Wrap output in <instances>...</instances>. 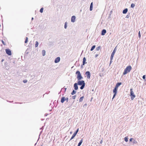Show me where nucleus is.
Returning a JSON list of instances; mask_svg holds the SVG:
<instances>
[{
	"mask_svg": "<svg viewBox=\"0 0 146 146\" xmlns=\"http://www.w3.org/2000/svg\"><path fill=\"white\" fill-rule=\"evenodd\" d=\"M5 51L6 53L9 55H11V52L10 49L8 48L6 49Z\"/></svg>",
	"mask_w": 146,
	"mask_h": 146,
	"instance_id": "nucleus-5",
	"label": "nucleus"
},
{
	"mask_svg": "<svg viewBox=\"0 0 146 146\" xmlns=\"http://www.w3.org/2000/svg\"><path fill=\"white\" fill-rule=\"evenodd\" d=\"M138 35H139V38H140L141 37V35H140V31H139V32Z\"/></svg>",
	"mask_w": 146,
	"mask_h": 146,
	"instance_id": "nucleus-33",
	"label": "nucleus"
},
{
	"mask_svg": "<svg viewBox=\"0 0 146 146\" xmlns=\"http://www.w3.org/2000/svg\"><path fill=\"white\" fill-rule=\"evenodd\" d=\"M98 56V55H96V57H97Z\"/></svg>",
	"mask_w": 146,
	"mask_h": 146,
	"instance_id": "nucleus-43",
	"label": "nucleus"
},
{
	"mask_svg": "<svg viewBox=\"0 0 146 146\" xmlns=\"http://www.w3.org/2000/svg\"><path fill=\"white\" fill-rule=\"evenodd\" d=\"M102 142H103L102 140H101V141L100 142V143L101 144H102Z\"/></svg>",
	"mask_w": 146,
	"mask_h": 146,
	"instance_id": "nucleus-39",
	"label": "nucleus"
},
{
	"mask_svg": "<svg viewBox=\"0 0 146 146\" xmlns=\"http://www.w3.org/2000/svg\"><path fill=\"white\" fill-rule=\"evenodd\" d=\"M84 84H85L84 81L83 80L79 81L78 82V84L79 85H82Z\"/></svg>",
	"mask_w": 146,
	"mask_h": 146,
	"instance_id": "nucleus-7",
	"label": "nucleus"
},
{
	"mask_svg": "<svg viewBox=\"0 0 146 146\" xmlns=\"http://www.w3.org/2000/svg\"><path fill=\"white\" fill-rule=\"evenodd\" d=\"M67 27V25L66 23H65V25H64V28H65V29H66Z\"/></svg>",
	"mask_w": 146,
	"mask_h": 146,
	"instance_id": "nucleus-31",
	"label": "nucleus"
},
{
	"mask_svg": "<svg viewBox=\"0 0 146 146\" xmlns=\"http://www.w3.org/2000/svg\"><path fill=\"white\" fill-rule=\"evenodd\" d=\"M124 139H125V141L127 142L128 141V138H127V137H125V138H124Z\"/></svg>",
	"mask_w": 146,
	"mask_h": 146,
	"instance_id": "nucleus-29",
	"label": "nucleus"
},
{
	"mask_svg": "<svg viewBox=\"0 0 146 146\" xmlns=\"http://www.w3.org/2000/svg\"><path fill=\"white\" fill-rule=\"evenodd\" d=\"M128 9H125L123 11V14L126 13L127 12Z\"/></svg>",
	"mask_w": 146,
	"mask_h": 146,
	"instance_id": "nucleus-17",
	"label": "nucleus"
},
{
	"mask_svg": "<svg viewBox=\"0 0 146 146\" xmlns=\"http://www.w3.org/2000/svg\"><path fill=\"white\" fill-rule=\"evenodd\" d=\"M76 95L73 96L72 97V98L73 99H75V98H76Z\"/></svg>",
	"mask_w": 146,
	"mask_h": 146,
	"instance_id": "nucleus-36",
	"label": "nucleus"
},
{
	"mask_svg": "<svg viewBox=\"0 0 146 146\" xmlns=\"http://www.w3.org/2000/svg\"><path fill=\"white\" fill-rule=\"evenodd\" d=\"M38 42L37 41H36L35 44V47H37L38 46Z\"/></svg>",
	"mask_w": 146,
	"mask_h": 146,
	"instance_id": "nucleus-22",
	"label": "nucleus"
},
{
	"mask_svg": "<svg viewBox=\"0 0 146 146\" xmlns=\"http://www.w3.org/2000/svg\"><path fill=\"white\" fill-rule=\"evenodd\" d=\"M117 89L115 87L114 89H113V93H114V94L113 95L112 99H113L115 97L117 93Z\"/></svg>",
	"mask_w": 146,
	"mask_h": 146,
	"instance_id": "nucleus-6",
	"label": "nucleus"
},
{
	"mask_svg": "<svg viewBox=\"0 0 146 146\" xmlns=\"http://www.w3.org/2000/svg\"><path fill=\"white\" fill-rule=\"evenodd\" d=\"M1 42H2L3 44L4 45H6V44L5 43V42H4V41L3 40H1Z\"/></svg>",
	"mask_w": 146,
	"mask_h": 146,
	"instance_id": "nucleus-32",
	"label": "nucleus"
},
{
	"mask_svg": "<svg viewBox=\"0 0 146 146\" xmlns=\"http://www.w3.org/2000/svg\"><path fill=\"white\" fill-rule=\"evenodd\" d=\"M87 106V104H84V106Z\"/></svg>",
	"mask_w": 146,
	"mask_h": 146,
	"instance_id": "nucleus-40",
	"label": "nucleus"
},
{
	"mask_svg": "<svg viewBox=\"0 0 146 146\" xmlns=\"http://www.w3.org/2000/svg\"><path fill=\"white\" fill-rule=\"evenodd\" d=\"M66 88H65V91L66 90Z\"/></svg>",
	"mask_w": 146,
	"mask_h": 146,
	"instance_id": "nucleus-44",
	"label": "nucleus"
},
{
	"mask_svg": "<svg viewBox=\"0 0 146 146\" xmlns=\"http://www.w3.org/2000/svg\"><path fill=\"white\" fill-rule=\"evenodd\" d=\"M132 69V67L130 66H128L124 70V71L123 73V75H125L127 74L130 72Z\"/></svg>",
	"mask_w": 146,
	"mask_h": 146,
	"instance_id": "nucleus-1",
	"label": "nucleus"
},
{
	"mask_svg": "<svg viewBox=\"0 0 146 146\" xmlns=\"http://www.w3.org/2000/svg\"><path fill=\"white\" fill-rule=\"evenodd\" d=\"M28 37H27L26 38V39H25V43H27V42H28Z\"/></svg>",
	"mask_w": 146,
	"mask_h": 146,
	"instance_id": "nucleus-25",
	"label": "nucleus"
},
{
	"mask_svg": "<svg viewBox=\"0 0 146 146\" xmlns=\"http://www.w3.org/2000/svg\"><path fill=\"white\" fill-rule=\"evenodd\" d=\"M106 33V31L105 29H103L102 32V35H105V33Z\"/></svg>",
	"mask_w": 146,
	"mask_h": 146,
	"instance_id": "nucleus-14",
	"label": "nucleus"
},
{
	"mask_svg": "<svg viewBox=\"0 0 146 146\" xmlns=\"http://www.w3.org/2000/svg\"><path fill=\"white\" fill-rule=\"evenodd\" d=\"M84 98V96H82L80 97L79 99L80 102H82L83 101V99Z\"/></svg>",
	"mask_w": 146,
	"mask_h": 146,
	"instance_id": "nucleus-21",
	"label": "nucleus"
},
{
	"mask_svg": "<svg viewBox=\"0 0 146 146\" xmlns=\"http://www.w3.org/2000/svg\"><path fill=\"white\" fill-rule=\"evenodd\" d=\"M78 131H79V129H78L77 130H76V132H75L74 133H75V134H77V133H78Z\"/></svg>",
	"mask_w": 146,
	"mask_h": 146,
	"instance_id": "nucleus-35",
	"label": "nucleus"
},
{
	"mask_svg": "<svg viewBox=\"0 0 146 146\" xmlns=\"http://www.w3.org/2000/svg\"><path fill=\"white\" fill-rule=\"evenodd\" d=\"M135 5L133 3H132L131 5V7L133 8L135 7Z\"/></svg>",
	"mask_w": 146,
	"mask_h": 146,
	"instance_id": "nucleus-28",
	"label": "nucleus"
},
{
	"mask_svg": "<svg viewBox=\"0 0 146 146\" xmlns=\"http://www.w3.org/2000/svg\"><path fill=\"white\" fill-rule=\"evenodd\" d=\"M74 88L76 90H77L78 89V87L77 86V84L76 83H75L74 84Z\"/></svg>",
	"mask_w": 146,
	"mask_h": 146,
	"instance_id": "nucleus-13",
	"label": "nucleus"
},
{
	"mask_svg": "<svg viewBox=\"0 0 146 146\" xmlns=\"http://www.w3.org/2000/svg\"><path fill=\"white\" fill-rule=\"evenodd\" d=\"M76 19L75 16H72L71 17V21L72 22H74L75 21Z\"/></svg>",
	"mask_w": 146,
	"mask_h": 146,
	"instance_id": "nucleus-11",
	"label": "nucleus"
},
{
	"mask_svg": "<svg viewBox=\"0 0 146 146\" xmlns=\"http://www.w3.org/2000/svg\"><path fill=\"white\" fill-rule=\"evenodd\" d=\"M76 73L77 74V78L78 80H79L82 78V77L80 72L79 71H77Z\"/></svg>",
	"mask_w": 146,
	"mask_h": 146,
	"instance_id": "nucleus-2",
	"label": "nucleus"
},
{
	"mask_svg": "<svg viewBox=\"0 0 146 146\" xmlns=\"http://www.w3.org/2000/svg\"><path fill=\"white\" fill-rule=\"evenodd\" d=\"M45 51L44 50H42V54L43 56H44L45 55Z\"/></svg>",
	"mask_w": 146,
	"mask_h": 146,
	"instance_id": "nucleus-18",
	"label": "nucleus"
},
{
	"mask_svg": "<svg viewBox=\"0 0 146 146\" xmlns=\"http://www.w3.org/2000/svg\"><path fill=\"white\" fill-rule=\"evenodd\" d=\"M130 96L131 97V99L132 100H133L135 97L133 91V89L132 88H131L130 89Z\"/></svg>",
	"mask_w": 146,
	"mask_h": 146,
	"instance_id": "nucleus-3",
	"label": "nucleus"
},
{
	"mask_svg": "<svg viewBox=\"0 0 146 146\" xmlns=\"http://www.w3.org/2000/svg\"><path fill=\"white\" fill-rule=\"evenodd\" d=\"M27 80H24L23 81V82L24 83H27Z\"/></svg>",
	"mask_w": 146,
	"mask_h": 146,
	"instance_id": "nucleus-34",
	"label": "nucleus"
},
{
	"mask_svg": "<svg viewBox=\"0 0 146 146\" xmlns=\"http://www.w3.org/2000/svg\"><path fill=\"white\" fill-rule=\"evenodd\" d=\"M76 92L73 90L71 93L72 95H73L75 94Z\"/></svg>",
	"mask_w": 146,
	"mask_h": 146,
	"instance_id": "nucleus-26",
	"label": "nucleus"
},
{
	"mask_svg": "<svg viewBox=\"0 0 146 146\" xmlns=\"http://www.w3.org/2000/svg\"><path fill=\"white\" fill-rule=\"evenodd\" d=\"M83 142V140L82 139L79 142V143H78V146H80L82 144V143Z\"/></svg>",
	"mask_w": 146,
	"mask_h": 146,
	"instance_id": "nucleus-20",
	"label": "nucleus"
},
{
	"mask_svg": "<svg viewBox=\"0 0 146 146\" xmlns=\"http://www.w3.org/2000/svg\"><path fill=\"white\" fill-rule=\"evenodd\" d=\"M92 7H93V3L92 2L90 4V11H91L92 10Z\"/></svg>",
	"mask_w": 146,
	"mask_h": 146,
	"instance_id": "nucleus-19",
	"label": "nucleus"
},
{
	"mask_svg": "<svg viewBox=\"0 0 146 146\" xmlns=\"http://www.w3.org/2000/svg\"><path fill=\"white\" fill-rule=\"evenodd\" d=\"M60 60V58L59 57H57L55 60L54 62L55 63H57L59 62Z\"/></svg>",
	"mask_w": 146,
	"mask_h": 146,
	"instance_id": "nucleus-10",
	"label": "nucleus"
},
{
	"mask_svg": "<svg viewBox=\"0 0 146 146\" xmlns=\"http://www.w3.org/2000/svg\"><path fill=\"white\" fill-rule=\"evenodd\" d=\"M86 75L87 78L90 79V73L89 71H87L86 72Z\"/></svg>",
	"mask_w": 146,
	"mask_h": 146,
	"instance_id": "nucleus-8",
	"label": "nucleus"
},
{
	"mask_svg": "<svg viewBox=\"0 0 146 146\" xmlns=\"http://www.w3.org/2000/svg\"><path fill=\"white\" fill-rule=\"evenodd\" d=\"M65 101H66L68 102V98H65L64 97H62L61 100V102L62 103H63Z\"/></svg>",
	"mask_w": 146,
	"mask_h": 146,
	"instance_id": "nucleus-4",
	"label": "nucleus"
},
{
	"mask_svg": "<svg viewBox=\"0 0 146 146\" xmlns=\"http://www.w3.org/2000/svg\"><path fill=\"white\" fill-rule=\"evenodd\" d=\"M33 17L32 18V20H33Z\"/></svg>",
	"mask_w": 146,
	"mask_h": 146,
	"instance_id": "nucleus-42",
	"label": "nucleus"
},
{
	"mask_svg": "<svg viewBox=\"0 0 146 146\" xmlns=\"http://www.w3.org/2000/svg\"><path fill=\"white\" fill-rule=\"evenodd\" d=\"M70 134H72V132H70Z\"/></svg>",
	"mask_w": 146,
	"mask_h": 146,
	"instance_id": "nucleus-41",
	"label": "nucleus"
},
{
	"mask_svg": "<svg viewBox=\"0 0 146 146\" xmlns=\"http://www.w3.org/2000/svg\"><path fill=\"white\" fill-rule=\"evenodd\" d=\"M76 134H75V133H74L72 137H71V139H70V141L73 139L74 138V137L76 136Z\"/></svg>",
	"mask_w": 146,
	"mask_h": 146,
	"instance_id": "nucleus-16",
	"label": "nucleus"
},
{
	"mask_svg": "<svg viewBox=\"0 0 146 146\" xmlns=\"http://www.w3.org/2000/svg\"><path fill=\"white\" fill-rule=\"evenodd\" d=\"M85 86V84H84L82 85L81 86V87H80V89L81 90L83 89L84 88Z\"/></svg>",
	"mask_w": 146,
	"mask_h": 146,
	"instance_id": "nucleus-23",
	"label": "nucleus"
},
{
	"mask_svg": "<svg viewBox=\"0 0 146 146\" xmlns=\"http://www.w3.org/2000/svg\"><path fill=\"white\" fill-rule=\"evenodd\" d=\"M143 79H145V75H143Z\"/></svg>",
	"mask_w": 146,
	"mask_h": 146,
	"instance_id": "nucleus-37",
	"label": "nucleus"
},
{
	"mask_svg": "<svg viewBox=\"0 0 146 146\" xmlns=\"http://www.w3.org/2000/svg\"><path fill=\"white\" fill-rule=\"evenodd\" d=\"M96 46L95 45L93 46L90 49L91 51H92L95 48Z\"/></svg>",
	"mask_w": 146,
	"mask_h": 146,
	"instance_id": "nucleus-24",
	"label": "nucleus"
},
{
	"mask_svg": "<svg viewBox=\"0 0 146 146\" xmlns=\"http://www.w3.org/2000/svg\"><path fill=\"white\" fill-rule=\"evenodd\" d=\"M86 61V59L85 57H84L83 58V65H84L85 64H86L87 63V62H85Z\"/></svg>",
	"mask_w": 146,
	"mask_h": 146,
	"instance_id": "nucleus-15",
	"label": "nucleus"
},
{
	"mask_svg": "<svg viewBox=\"0 0 146 146\" xmlns=\"http://www.w3.org/2000/svg\"><path fill=\"white\" fill-rule=\"evenodd\" d=\"M43 8H42L40 10V12L41 13H42L43 12Z\"/></svg>",
	"mask_w": 146,
	"mask_h": 146,
	"instance_id": "nucleus-27",
	"label": "nucleus"
},
{
	"mask_svg": "<svg viewBox=\"0 0 146 146\" xmlns=\"http://www.w3.org/2000/svg\"><path fill=\"white\" fill-rule=\"evenodd\" d=\"M121 84V82H119L117 83L116 85V86L115 87V88H118Z\"/></svg>",
	"mask_w": 146,
	"mask_h": 146,
	"instance_id": "nucleus-12",
	"label": "nucleus"
},
{
	"mask_svg": "<svg viewBox=\"0 0 146 146\" xmlns=\"http://www.w3.org/2000/svg\"><path fill=\"white\" fill-rule=\"evenodd\" d=\"M100 49V47L99 46L96 48V50H99Z\"/></svg>",
	"mask_w": 146,
	"mask_h": 146,
	"instance_id": "nucleus-30",
	"label": "nucleus"
},
{
	"mask_svg": "<svg viewBox=\"0 0 146 146\" xmlns=\"http://www.w3.org/2000/svg\"><path fill=\"white\" fill-rule=\"evenodd\" d=\"M115 49L114 50L113 52H112L111 56V60H112L113 58V57L115 53Z\"/></svg>",
	"mask_w": 146,
	"mask_h": 146,
	"instance_id": "nucleus-9",
	"label": "nucleus"
},
{
	"mask_svg": "<svg viewBox=\"0 0 146 146\" xmlns=\"http://www.w3.org/2000/svg\"><path fill=\"white\" fill-rule=\"evenodd\" d=\"M133 139V138H131L130 139V141H132V140Z\"/></svg>",
	"mask_w": 146,
	"mask_h": 146,
	"instance_id": "nucleus-38",
	"label": "nucleus"
}]
</instances>
